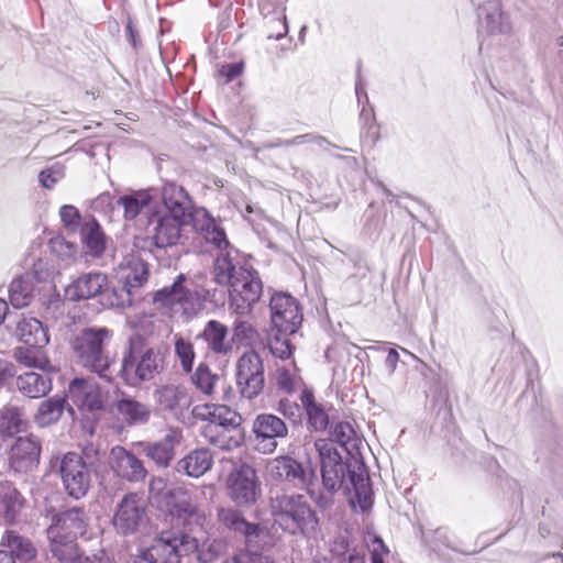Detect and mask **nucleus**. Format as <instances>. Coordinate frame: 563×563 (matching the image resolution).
Here are the masks:
<instances>
[{
	"label": "nucleus",
	"instance_id": "nucleus-1",
	"mask_svg": "<svg viewBox=\"0 0 563 563\" xmlns=\"http://www.w3.org/2000/svg\"><path fill=\"white\" fill-rule=\"evenodd\" d=\"M314 448L321 461L322 484L329 494L318 498L317 504L321 508L329 507L332 504L333 493L342 488L349 494L354 492V496L351 497L353 508L358 507L362 511L368 510L373 505V498L364 463L356 459L343 463L333 444L323 439L317 440Z\"/></svg>",
	"mask_w": 563,
	"mask_h": 563
},
{
	"label": "nucleus",
	"instance_id": "nucleus-2",
	"mask_svg": "<svg viewBox=\"0 0 563 563\" xmlns=\"http://www.w3.org/2000/svg\"><path fill=\"white\" fill-rule=\"evenodd\" d=\"M183 227H191L206 242L220 251L214 261L213 278L217 284L229 286L239 274V269L233 265L230 253L227 251L229 241L224 231L214 223L206 209L194 207L187 192L178 188V240L181 236L180 228Z\"/></svg>",
	"mask_w": 563,
	"mask_h": 563
},
{
	"label": "nucleus",
	"instance_id": "nucleus-3",
	"mask_svg": "<svg viewBox=\"0 0 563 563\" xmlns=\"http://www.w3.org/2000/svg\"><path fill=\"white\" fill-rule=\"evenodd\" d=\"M184 518L185 531L178 534V553H195L198 561L210 563L223 551V543L219 540H210L203 528L205 517L199 515L196 506L178 493V521Z\"/></svg>",
	"mask_w": 563,
	"mask_h": 563
},
{
	"label": "nucleus",
	"instance_id": "nucleus-4",
	"mask_svg": "<svg viewBox=\"0 0 563 563\" xmlns=\"http://www.w3.org/2000/svg\"><path fill=\"white\" fill-rule=\"evenodd\" d=\"M275 525L290 534L308 536L318 526V518L303 495H278L271 499Z\"/></svg>",
	"mask_w": 563,
	"mask_h": 563
},
{
	"label": "nucleus",
	"instance_id": "nucleus-5",
	"mask_svg": "<svg viewBox=\"0 0 563 563\" xmlns=\"http://www.w3.org/2000/svg\"><path fill=\"white\" fill-rule=\"evenodd\" d=\"M109 339L110 331L107 328H87L73 342L78 363L106 380L112 378V361L103 351V344Z\"/></svg>",
	"mask_w": 563,
	"mask_h": 563
},
{
	"label": "nucleus",
	"instance_id": "nucleus-6",
	"mask_svg": "<svg viewBox=\"0 0 563 563\" xmlns=\"http://www.w3.org/2000/svg\"><path fill=\"white\" fill-rule=\"evenodd\" d=\"M118 274L122 287L113 289L112 307L125 308L141 299L140 289L147 283L148 264L140 256L139 252L126 254L118 265Z\"/></svg>",
	"mask_w": 563,
	"mask_h": 563
},
{
	"label": "nucleus",
	"instance_id": "nucleus-7",
	"mask_svg": "<svg viewBox=\"0 0 563 563\" xmlns=\"http://www.w3.org/2000/svg\"><path fill=\"white\" fill-rule=\"evenodd\" d=\"M159 353H154L152 347L144 345L139 334L130 340V352L122 363V375L126 384L135 386L143 380L153 377L158 369Z\"/></svg>",
	"mask_w": 563,
	"mask_h": 563
},
{
	"label": "nucleus",
	"instance_id": "nucleus-8",
	"mask_svg": "<svg viewBox=\"0 0 563 563\" xmlns=\"http://www.w3.org/2000/svg\"><path fill=\"white\" fill-rule=\"evenodd\" d=\"M153 305L161 314L145 316L140 322L139 331L158 339L169 338L173 333V317L176 306V279L168 286L153 294Z\"/></svg>",
	"mask_w": 563,
	"mask_h": 563
},
{
	"label": "nucleus",
	"instance_id": "nucleus-9",
	"mask_svg": "<svg viewBox=\"0 0 563 563\" xmlns=\"http://www.w3.org/2000/svg\"><path fill=\"white\" fill-rule=\"evenodd\" d=\"M229 309L236 316H246L262 295V282L257 273L240 267L239 274L230 283Z\"/></svg>",
	"mask_w": 563,
	"mask_h": 563
},
{
	"label": "nucleus",
	"instance_id": "nucleus-10",
	"mask_svg": "<svg viewBox=\"0 0 563 563\" xmlns=\"http://www.w3.org/2000/svg\"><path fill=\"white\" fill-rule=\"evenodd\" d=\"M225 488L230 499L240 507L253 506L262 493L257 473L247 464H241L229 473Z\"/></svg>",
	"mask_w": 563,
	"mask_h": 563
},
{
	"label": "nucleus",
	"instance_id": "nucleus-11",
	"mask_svg": "<svg viewBox=\"0 0 563 563\" xmlns=\"http://www.w3.org/2000/svg\"><path fill=\"white\" fill-rule=\"evenodd\" d=\"M88 526L89 516L81 507H73L54 515L47 529L51 551L55 544L75 543L73 540L84 536Z\"/></svg>",
	"mask_w": 563,
	"mask_h": 563
},
{
	"label": "nucleus",
	"instance_id": "nucleus-12",
	"mask_svg": "<svg viewBox=\"0 0 563 563\" xmlns=\"http://www.w3.org/2000/svg\"><path fill=\"white\" fill-rule=\"evenodd\" d=\"M63 487L68 496L79 499L88 493L91 485V473L78 461L75 452L66 453L58 464Z\"/></svg>",
	"mask_w": 563,
	"mask_h": 563
},
{
	"label": "nucleus",
	"instance_id": "nucleus-13",
	"mask_svg": "<svg viewBox=\"0 0 563 563\" xmlns=\"http://www.w3.org/2000/svg\"><path fill=\"white\" fill-rule=\"evenodd\" d=\"M264 366L255 352L244 353L236 363V384L240 393L247 399L257 397L264 388Z\"/></svg>",
	"mask_w": 563,
	"mask_h": 563
},
{
	"label": "nucleus",
	"instance_id": "nucleus-14",
	"mask_svg": "<svg viewBox=\"0 0 563 563\" xmlns=\"http://www.w3.org/2000/svg\"><path fill=\"white\" fill-rule=\"evenodd\" d=\"M67 398L79 410L95 412L106 408L108 393L103 391L93 379L75 378L68 386Z\"/></svg>",
	"mask_w": 563,
	"mask_h": 563
},
{
	"label": "nucleus",
	"instance_id": "nucleus-15",
	"mask_svg": "<svg viewBox=\"0 0 563 563\" xmlns=\"http://www.w3.org/2000/svg\"><path fill=\"white\" fill-rule=\"evenodd\" d=\"M272 323L282 333H295L301 324L302 316L297 300L285 292H277L271 298Z\"/></svg>",
	"mask_w": 563,
	"mask_h": 563
},
{
	"label": "nucleus",
	"instance_id": "nucleus-16",
	"mask_svg": "<svg viewBox=\"0 0 563 563\" xmlns=\"http://www.w3.org/2000/svg\"><path fill=\"white\" fill-rule=\"evenodd\" d=\"M252 430L256 450L264 454L273 453L277 448V439L286 438L288 434L286 423L272 413L258 415L253 421Z\"/></svg>",
	"mask_w": 563,
	"mask_h": 563
},
{
	"label": "nucleus",
	"instance_id": "nucleus-17",
	"mask_svg": "<svg viewBox=\"0 0 563 563\" xmlns=\"http://www.w3.org/2000/svg\"><path fill=\"white\" fill-rule=\"evenodd\" d=\"M146 503L139 494H128L117 507L113 526L121 534H130L137 530L145 517Z\"/></svg>",
	"mask_w": 563,
	"mask_h": 563
},
{
	"label": "nucleus",
	"instance_id": "nucleus-18",
	"mask_svg": "<svg viewBox=\"0 0 563 563\" xmlns=\"http://www.w3.org/2000/svg\"><path fill=\"white\" fill-rule=\"evenodd\" d=\"M41 442L34 435L19 437L10 449L9 465L15 473H29L40 463Z\"/></svg>",
	"mask_w": 563,
	"mask_h": 563
},
{
	"label": "nucleus",
	"instance_id": "nucleus-19",
	"mask_svg": "<svg viewBox=\"0 0 563 563\" xmlns=\"http://www.w3.org/2000/svg\"><path fill=\"white\" fill-rule=\"evenodd\" d=\"M108 288L109 279L104 273L88 272L65 288V297L70 301L88 300L104 294Z\"/></svg>",
	"mask_w": 563,
	"mask_h": 563
},
{
	"label": "nucleus",
	"instance_id": "nucleus-20",
	"mask_svg": "<svg viewBox=\"0 0 563 563\" xmlns=\"http://www.w3.org/2000/svg\"><path fill=\"white\" fill-rule=\"evenodd\" d=\"M266 471L275 479H286L297 486H308L313 472L306 470L299 462L290 456H277L267 463Z\"/></svg>",
	"mask_w": 563,
	"mask_h": 563
},
{
	"label": "nucleus",
	"instance_id": "nucleus-21",
	"mask_svg": "<svg viewBox=\"0 0 563 563\" xmlns=\"http://www.w3.org/2000/svg\"><path fill=\"white\" fill-rule=\"evenodd\" d=\"M110 466L119 477L129 482H139L146 476L142 461L120 445L110 452Z\"/></svg>",
	"mask_w": 563,
	"mask_h": 563
},
{
	"label": "nucleus",
	"instance_id": "nucleus-22",
	"mask_svg": "<svg viewBox=\"0 0 563 563\" xmlns=\"http://www.w3.org/2000/svg\"><path fill=\"white\" fill-rule=\"evenodd\" d=\"M195 418L217 427L240 428L239 415L224 405H201L192 409Z\"/></svg>",
	"mask_w": 563,
	"mask_h": 563
},
{
	"label": "nucleus",
	"instance_id": "nucleus-23",
	"mask_svg": "<svg viewBox=\"0 0 563 563\" xmlns=\"http://www.w3.org/2000/svg\"><path fill=\"white\" fill-rule=\"evenodd\" d=\"M80 241L85 252L91 257L99 258L107 249V236L95 218H88L80 224Z\"/></svg>",
	"mask_w": 563,
	"mask_h": 563
},
{
	"label": "nucleus",
	"instance_id": "nucleus-24",
	"mask_svg": "<svg viewBox=\"0 0 563 563\" xmlns=\"http://www.w3.org/2000/svg\"><path fill=\"white\" fill-rule=\"evenodd\" d=\"M201 433L206 441L221 450H233L240 446L244 441L243 432L240 428L217 427L214 424H205Z\"/></svg>",
	"mask_w": 563,
	"mask_h": 563
},
{
	"label": "nucleus",
	"instance_id": "nucleus-25",
	"mask_svg": "<svg viewBox=\"0 0 563 563\" xmlns=\"http://www.w3.org/2000/svg\"><path fill=\"white\" fill-rule=\"evenodd\" d=\"M16 333L24 345L45 347L49 342L47 328L36 318H22L16 324Z\"/></svg>",
	"mask_w": 563,
	"mask_h": 563
},
{
	"label": "nucleus",
	"instance_id": "nucleus-26",
	"mask_svg": "<svg viewBox=\"0 0 563 563\" xmlns=\"http://www.w3.org/2000/svg\"><path fill=\"white\" fill-rule=\"evenodd\" d=\"M2 548L8 549L15 560L29 562L36 556V548L33 542L14 530H7L0 541Z\"/></svg>",
	"mask_w": 563,
	"mask_h": 563
},
{
	"label": "nucleus",
	"instance_id": "nucleus-27",
	"mask_svg": "<svg viewBox=\"0 0 563 563\" xmlns=\"http://www.w3.org/2000/svg\"><path fill=\"white\" fill-rule=\"evenodd\" d=\"M481 30L488 34L507 33L510 25L497 1H489L479 8Z\"/></svg>",
	"mask_w": 563,
	"mask_h": 563
},
{
	"label": "nucleus",
	"instance_id": "nucleus-28",
	"mask_svg": "<svg viewBox=\"0 0 563 563\" xmlns=\"http://www.w3.org/2000/svg\"><path fill=\"white\" fill-rule=\"evenodd\" d=\"M176 553V532L173 530L162 531L155 542L150 549L144 550L137 563H154L156 555L163 556V563H172L168 558Z\"/></svg>",
	"mask_w": 563,
	"mask_h": 563
},
{
	"label": "nucleus",
	"instance_id": "nucleus-29",
	"mask_svg": "<svg viewBox=\"0 0 563 563\" xmlns=\"http://www.w3.org/2000/svg\"><path fill=\"white\" fill-rule=\"evenodd\" d=\"M24 505V497L11 483L0 485V508L8 523L16 521Z\"/></svg>",
	"mask_w": 563,
	"mask_h": 563
},
{
	"label": "nucleus",
	"instance_id": "nucleus-30",
	"mask_svg": "<svg viewBox=\"0 0 563 563\" xmlns=\"http://www.w3.org/2000/svg\"><path fill=\"white\" fill-rule=\"evenodd\" d=\"M16 387L26 397L40 398L52 389V380L46 375L26 372L18 376Z\"/></svg>",
	"mask_w": 563,
	"mask_h": 563
},
{
	"label": "nucleus",
	"instance_id": "nucleus-31",
	"mask_svg": "<svg viewBox=\"0 0 563 563\" xmlns=\"http://www.w3.org/2000/svg\"><path fill=\"white\" fill-rule=\"evenodd\" d=\"M300 401L309 427L314 431L325 430L329 424L328 412L321 404L316 401L312 391L305 389L300 395Z\"/></svg>",
	"mask_w": 563,
	"mask_h": 563
},
{
	"label": "nucleus",
	"instance_id": "nucleus-32",
	"mask_svg": "<svg viewBox=\"0 0 563 563\" xmlns=\"http://www.w3.org/2000/svg\"><path fill=\"white\" fill-rule=\"evenodd\" d=\"M208 346L218 354H227L232 350V340L228 339V328L219 321L210 320L203 330Z\"/></svg>",
	"mask_w": 563,
	"mask_h": 563
},
{
	"label": "nucleus",
	"instance_id": "nucleus-33",
	"mask_svg": "<svg viewBox=\"0 0 563 563\" xmlns=\"http://www.w3.org/2000/svg\"><path fill=\"white\" fill-rule=\"evenodd\" d=\"M34 296V283L30 275L19 276L9 286V299L14 308L26 307Z\"/></svg>",
	"mask_w": 563,
	"mask_h": 563
},
{
	"label": "nucleus",
	"instance_id": "nucleus-34",
	"mask_svg": "<svg viewBox=\"0 0 563 563\" xmlns=\"http://www.w3.org/2000/svg\"><path fill=\"white\" fill-rule=\"evenodd\" d=\"M66 398L54 396L42 401L35 413V422L44 428L57 422L65 409Z\"/></svg>",
	"mask_w": 563,
	"mask_h": 563
},
{
	"label": "nucleus",
	"instance_id": "nucleus-35",
	"mask_svg": "<svg viewBox=\"0 0 563 563\" xmlns=\"http://www.w3.org/2000/svg\"><path fill=\"white\" fill-rule=\"evenodd\" d=\"M181 463L188 476L200 477L211 468L213 456L208 449H197L185 456Z\"/></svg>",
	"mask_w": 563,
	"mask_h": 563
},
{
	"label": "nucleus",
	"instance_id": "nucleus-36",
	"mask_svg": "<svg viewBox=\"0 0 563 563\" xmlns=\"http://www.w3.org/2000/svg\"><path fill=\"white\" fill-rule=\"evenodd\" d=\"M219 521L228 529L252 537L257 534L258 527L245 520L243 515L233 508H222L218 512Z\"/></svg>",
	"mask_w": 563,
	"mask_h": 563
},
{
	"label": "nucleus",
	"instance_id": "nucleus-37",
	"mask_svg": "<svg viewBox=\"0 0 563 563\" xmlns=\"http://www.w3.org/2000/svg\"><path fill=\"white\" fill-rule=\"evenodd\" d=\"M52 553L60 563H108L104 554L84 556L76 543L55 544Z\"/></svg>",
	"mask_w": 563,
	"mask_h": 563
},
{
	"label": "nucleus",
	"instance_id": "nucleus-38",
	"mask_svg": "<svg viewBox=\"0 0 563 563\" xmlns=\"http://www.w3.org/2000/svg\"><path fill=\"white\" fill-rule=\"evenodd\" d=\"M117 410L129 424L145 423L150 418V409L146 405L132 398H123L117 402Z\"/></svg>",
	"mask_w": 563,
	"mask_h": 563
},
{
	"label": "nucleus",
	"instance_id": "nucleus-39",
	"mask_svg": "<svg viewBox=\"0 0 563 563\" xmlns=\"http://www.w3.org/2000/svg\"><path fill=\"white\" fill-rule=\"evenodd\" d=\"M152 195L148 190H139L124 195L118 199V205L123 207L124 219L134 220L152 202Z\"/></svg>",
	"mask_w": 563,
	"mask_h": 563
},
{
	"label": "nucleus",
	"instance_id": "nucleus-40",
	"mask_svg": "<svg viewBox=\"0 0 563 563\" xmlns=\"http://www.w3.org/2000/svg\"><path fill=\"white\" fill-rule=\"evenodd\" d=\"M184 277L178 275V306L183 314L191 317L197 314L203 307L205 295L198 290H190L181 286Z\"/></svg>",
	"mask_w": 563,
	"mask_h": 563
},
{
	"label": "nucleus",
	"instance_id": "nucleus-41",
	"mask_svg": "<svg viewBox=\"0 0 563 563\" xmlns=\"http://www.w3.org/2000/svg\"><path fill=\"white\" fill-rule=\"evenodd\" d=\"M274 378L278 388L286 394L295 391L301 383L295 362L277 364Z\"/></svg>",
	"mask_w": 563,
	"mask_h": 563
},
{
	"label": "nucleus",
	"instance_id": "nucleus-42",
	"mask_svg": "<svg viewBox=\"0 0 563 563\" xmlns=\"http://www.w3.org/2000/svg\"><path fill=\"white\" fill-rule=\"evenodd\" d=\"M43 349L29 345L21 346L15 350L14 356L19 363L27 367L46 369L49 366V361Z\"/></svg>",
	"mask_w": 563,
	"mask_h": 563
},
{
	"label": "nucleus",
	"instance_id": "nucleus-43",
	"mask_svg": "<svg viewBox=\"0 0 563 563\" xmlns=\"http://www.w3.org/2000/svg\"><path fill=\"white\" fill-rule=\"evenodd\" d=\"M174 449H175V437L173 433H170V434H167L163 441L154 443L152 445H148L146 448V454L157 465L167 466L168 463L174 457Z\"/></svg>",
	"mask_w": 563,
	"mask_h": 563
},
{
	"label": "nucleus",
	"instance_id": "nucleus-44",
	"mask_svg": "<svg viewBox=\"0 0 563 563\" xmlns=\"http://www.w3.org/2000/svg\"><path fill=\"white\" fill-rule=\"evenodd\" d=\"M154 240L159 249L176 245V214H167L159 221Z\"/></svg>",
	"mask_w": 563,
	"mask_h": 563
},
{
	"label": "nucleus",
	"instance_id": "nucleus-45",
	"mask_svg": "<svg viewBox=\"0 0 563 563\" xmlns=\"http://www.w3.org/2000/svg\"><path fill=\"white\" fill-rule=\"evenodd\" d=\"M0 428L8 434H14L25 428L24 416L20 408L7 406L0 410Z\"/></svg>",
	"mask_w": 563,
	"mask_h": 563
},
{
	"label": "nucleus",
	"instance_id": "nucleus-46",
	"mask_svg": "<svg viewBox=\"0 0 563 563\" xmlns=\"http://www.w3.org/2000/svg\"><path fill=\"white\" fill-rule=\"evenodd\" d=\"M256 329L247 321L236 319L233 323L232 342L250 345L257 340Z\"/></svg>",
	"mask_w": 563,
	"mask_h": 563
},
{
	"label": "nucleus",
	"instance_id": "nucleus-47",
	"mask_svg": "<svg viewBox=\"0 0 563 563\" xmlns=\"http://www.w3.org/2000/svg\"><path fill=\"white\" fill-rule=\"evenodd\" d=\"M191 383L196 386L197 389L202 391L206 395H210L213 390L216 376H213L208 366L203 363H200L195 373L190 377Z\"/></svg>",
	"mask_w": 563,
	"mask_h": 563
},
{
	"label": "nucleus",
	"instance_id": "nucleus-48",
	"mask_svg": "<svg viewBox=\"0 0 563 563\" xmlns=\"http://www.w3.org/2000/svg\"><path fill=\"white\" fill-rule=\"evenodd\" d=\"M49 249L52 253L62 260L75 258L78 253V245L60 235L49 240Z\"/></svg>",
	"mask_w": 563,
	"mask_h": 563
},
{
	"label": "nucleus",
	"instance_id": "nucleus-49",
	"mask_svg": "<svg viewBox=\"0 0 563 563\" xmlns=\"http://www.w3.org/2000/svg\"><path fill=\"white\" fill-rule=\"evenodd\" d=\"M289 333L278 332L268 341V347L273 355L285 361L291 355V345L288 339Z\"/></svg>",
	"mask_w": 563,
	"mask_h": 563
},
{
	"label": "nucleus",
	"instance_id": "nucleus-50",
	"mask_svg": "<svg viewBox=\"0 0 563 563\" xmlns=\"http://www.w3.org/2000/svg\"><path fill=\"white\" fill-rule=\"evenodd\" d=\"M64 175H65L64 166L60 164H55V165L42 170L38 175V180L43 187L51 189L60 179H63Z\"/></svg>",
	"mask_w": 563,
	"mask_h": 563
},
{
	"label": "nucleus",
	"instance_id": "nucleus-51",
	"mask_svg": "<svg viewBox=\"0 0 563 563\" xmlns=\"http://www.w3.org/2000/svg\"><path fill=\"white\" fill-rule=\"evenodd\" d=\"M101 457L100 449L97 444L88 443L82 450L81 454H78V461L82 463L85 467L90 471H95L97 464L99 463Z\"/></svg>",
	"mask_w": 563,
	"mask_h": 563
},
{
	"label": "nucleus",
	"instance_id": "nucleus-52",
	"mask_svg": "<svg viewBox=\"0 0 563 563\" xmlns=\"http://www.w3.org/2000/svg\"><path fill=\"white\" fill-rule=\"evenodd\" d=\"M33 276L38 282L49 279L55 273V266L48 257H38L33 263Z\"/></svg>",
	"mask_w": 563,
	"mask_h": 563
},
{
	"label": "nucleus",
	"instance_id": "nucleus-53",
	"mask_svg": "<svg viewBox=\"0 0 563 563\" xmlns=\"http://www.w3.org/2000/svg\"><path fill=\"white\" fill-rule=\"evenodd\" d=\"M59 217L67 229L74 230L79 225L80 213L78 209L71 205L62 206Z\"/></svg>",
	"mask_w": 563,
	"mask_h": 563
},
{
	"label": "nucleus",
	"instance_id": "nucleus-54",
	"mask_svg": "<svg viewBox=\"0 0 563 563\" xmlns=\"http://www.w3.org/2000/svg\"><path fill=\"white\" fill-rule=\"evenodd\" d=\"M157 401L163 409L173 410L176 406V387L164 386L157 390Z\"/></svg>",
	"mask_w": 563,
	"mask_h": 563
},
{
	"label": "nucleus",
	"instance_id": "nucleus-55",
	"mask_svg": "<svg viewBox=\"0 0 563 563\" xmlns=\"http://www.w3.org/2000/svg\"><path fill=\"white\" fill-rule=\"evenodd\" d=\"M178 358L180 360L181 367L186 373H189L195 360V352L192 345L178 340Z\"/></svg>",
	"mask_w": 563,
	"mask_h": 563
},
{
	"label": "nucleus",
	"instance_id": "nucleus-56",
	"mask_svg": "<svg viewBox=\"0 0 563 563\" xmlns=\"http://www.w3.org/2000/svg\"><path fill=\"white\" fill-rule=\"evenodd\" d=\"M157 507L165 514L174 517L176 510V496L173 490H167L156 497Z\"/></svg>",
	"mask_w": 563,
	"mask_h": 563
},
{
	"label": "nucleus",
	"instance_id": "nucleus-57",
	"mask_svg": "<svg viewBox=\"0 0 563 563\" xmlns=\"http://www.w3.org/2000/svg\"><path fill=\"white\" fill-rule=\"evenodd\" d=\"M162 201L168 210V214H176V187L173 183H167L162 188Z\"/></svg>",
	"mask_w": 563,
	"mask_h": 563
},
{
	"label": "nucleus",
	"instance_id": "nucleus-58",
	"mask_svg": "<svg viewBox=\"0 0 563 563\" xmlns=\"http://www.w3.org/2000/svg\"><path fill=\"white\" fill-rule=\"evenodd\" d=\"M334 440L342 445H346L354 438V430L347 422H340L335 426L332 433Z\"/></svg>",
	"mask_w": 563,
	"mask_h": 563
},
{
	"label": "nucleus",
	"instance_id": "nucleus-59",
	"mask_svg": "<svg viewBox=\"0 0 563 563\" xmlns=\"http://www.w3.org/2000/svg\"><path fill=\"white\" fill-rule=\"evenodd\" d=\"M278 411L286 418L296 420L300 417V407L294 401L282 399L278 404Z\"/></svg>",
	"mask_w": 563,
	"mask_h": 563
},
{
	"label": "nucleus",
	"instance_id": "nucleus-60",
	"mask_svg": "<svg viewBox=\"0 0 563 563\" xmlns=\"http://www.w3.org/2000/svg\"><path fill=\"white\" fill-rule=\"evenodd\" d=\"M242 71H243L242 63L225 64L220 68L219 75L221 78H224V82H229V81L233 80L234 78L239 77L242 74Z\"/></svg>",
	"mask_w": 563,
	"mask_h": 563
},
{
	"label": "nucleus",
	"instance_id": "nucleus-61",
	"mask_svg": "<svg viewBox=\"0 0 563 563\" xmlns=\"http://www.w3.org/2000/svg\"><path fill=\"white\" fill-rule=\"evenodd\" d=\"M233 563H276L273 559L263 554L241 553L236 555Z\"/></svg>",
	"mask_w": 563,
	"mask_h": 563
},
{
	"label": "nucleus",
	"instance_id": "nucleus-62",
	"mask_svg": "<svg viewBox=\"0 0 563 563\" xmlns=\"http://www.w3.org/2000/svg\"><path fill=\"white\" fill-rule=\"evenodd\" d=\"M14 366L7 358L3 357V354L0 356V388L3 387L9 379L14 376Z\"/></svg>",
	"mask_w": 563,
	"mask_h": 563
},
{
	"label": "nucleus",
	"instance_id": "nucleus-63",
	"mask_svg": "<svg viewBox=\"0 0 563 563\" xmlns=\"http://www.w3.org/2000/svg\"><path fill=\"white\" fill-rule=\"evenodd\" d=\"M399 361V354L395 349H390L387 353V356L385 358V367L388 371V375L391 376L396 368Z\"/></svg>",
	"mask_w": 563,
	"mask_h": 563
},
{
	"label": "nucleus",
	"instance_id": "nucleus-64",
	"mask_svg": "<svg viewBox=\"0 0 563 563\" xmlns=\"http://www.w3.org/2000/svg\"><path fill=\"white\" fill-rule=\"evenodd\" d=\"M126 35L133 48L137 49L141 46V40L131 19L126 23Z\"/></svg>",
	"mask_w": 563,
	"mask_h": 563
}]
</instances>
